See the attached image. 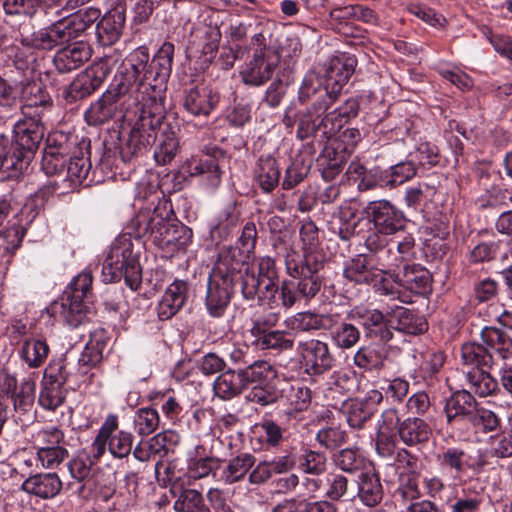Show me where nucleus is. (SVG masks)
<instances>
[{"mask_svg":"<svg viewBox=\"0 0 512 512\" xmlns=\"http://www.w3.org/2000/svg\"><path fill=\"white\" fill-rule=\"evenodd\" d=\"M461 359L467 366L491 368L493 366V356L488 347L475 342L465 343L461 347Z\"/></svg>","mask_w":512,"mask_h":512,"instance_id":"obj_36","label":"nucleus"},{"mask_svg":"<svg viewBox=\"0 0 512 512\" xmlns=\"http://www.w3.org/2000/svg\"><path fill=\"white\" fill-rule=\"evenodd\" d=\"M52 309L55 313H59L71 327L82 324L89 313V308L83 299L69 293H64L61 301L55 302Z\"/></svg>","mask_w":512,"mask_h":512,"instance_id":"obj_21","label":"nucleus"},{"mask_svg":"<svg viewBox=\"0 0 512 512\" xmlns=\"http://www.w3.org/2000/svg\"><path fill=\"white\" fill-rule=\"evenodd\" d=\"M440 469L454 481H462L470 470H475V464L467 451L459 446L447 447L436 455Z\"/></svg>","mask_w":512,"mask_h":512,"instance_id":"obj_11","label":"nucleus"},{"mask_svg":"<svg viewBox=\"0 0 512 512\" xmlns=\"http://www.w3.org/2000/svg\"><path fill=\"white\" fill-rule=\"evenodd\" d=\"M338 315L331 313H315L311 311L296 313L290 319L292 329L302 332H310L316 330H330L337 324Z\"/></svg>","mask_w":512,"mask_h":512,"instance_id":"obj_24","label":"nucleus"},{"mask_svg":"<svg viewBox=\"0 0 512 512\" xmlns=\"http://www.w3.org/2000/svg\"><path fill=\"white\" fill-rule=\"evenodd\" d=\"M215 394L224 400H229L240 395L247 389L240 369L227 370L221 373L214 382Z\"/></svg>","mask_w":512,"mask_h":512,"instance_id":"obj_30","label":"nucleus"},{"mask_svg":"<svg viewBox=\"0 0 512 512\" xmlns=\"http://www.w3.org/2000/svg\"><path fill=\"white\" fill-rule=\"evenodd\" d=\"M49 354V346L45 340L27 339L21 348V358L30 368L43 365Z\"/></svg>","mask_w":512,"mask_h":512,"instance_id":"obj_40","label":"nucleus"},{"mask_svg":"<svg viewBox=\"0 0 512 512\" xmlns=\"http://www.w3.org/2000/svg\"><path fill=\"white\" fill-rule=\"evenodd\" d=\"M238 213L232 205L227 206L218 217L217 224L211 229V236L213 239L222 238L226 236L231 228L235 227L238 223Z\"/></svg>","mask_w":512,"mask_h":512,"instance_id":"obj_61","label":"nucleus"},{"mask_svg":"<svg viewBox=\"0 0 512 512\" xmlns=\"http://www.w3.org/2000/svg\"><path fill=\"white\" fill-rule=\"evenodd\" d=\"M389 269L386 263L379 262L376 257L357 255L346 264L343 275L357 284L377 285L383 282Z\"/></svg>","mask_w":512,"mask_h":512,"instance_id":"obj_7","label":"nucleus"},{"mask_svg":"<svg viewBox=\"0 0 512 512\" xmlns=\"http://www.w3.org/2000/svg\"><path fill=\"white\" fill-rule=\"evenodd\" d=\"M331 405L335 409L340 408L345 414L349 426L355 429L363 428L375 413L373 405L358 398L335 401Z\"/></svg>","mask_w":512,"mask_h":512,"instance_id":"obj_22","label":"nucleus"},{"mask_svg":"<svg viewBox=\"0 0 512 512\" xmlns=\"http://www.w3.org/2000/svg\"><path fill=\"white\" fill-rule=\"evenodd\" d=\"M62 481L56 473H37L25 479L21 489L41 499H52L62 490Z\"/></svg>","mask_w":512,"mask_h":512,"instance_id":"obj_18","label":"nucleus"},{"mask_svg":"<svg viewBox=\"0 0 512 512\" xmlns=\"http://www.w3.org/2000/svg\"><path fill=\"white\" fill-rule=\"evenodd\" d=\"M107 345L108 340L103 332L93 333L89 342L86 344L79 361L84 365L89 366L98 364L103 358Z\"/></svg>","mask_w":512,"mask_h":512,"instance_id":"obj_44","label":"nucleus"},{"mask_svg":"<svg viewBox=\"0 0 512 512\" xmlns=\"http://www.w3.org/2000/svg\"><path fill=\"white\" fill-rule=\"evenodd\" d=\"M153 111L144 107L138 120L132 127L129 136L122 145L120 154L124 161H131L134 157L144 155L148 148L157 139V130L160 129L164 115L160 105H155Z\"/></svg>","mask_w":512,"mask_h":512,"instance_id":"obj_3","label":"nucleus"},{"mask_svg":"<svg viewBox=\"0 0 512 512\" xmlns=\"http://www.w3.org/2000/svg\"><path fill=\"white\" fill-rule=\"evenodd\" d=\"M326 467L327 458L323 452L305 449L299 458V468L306 474L320 475Z\"/></svg>","mask_w":512,"mask_h":512,"instance_id":"obj_49","label":"nucleus"},{"mask_svg":"<svg viewBox=\"0 0 512 512\" xmlns=\"http://www.w3.org/2000/svg\"><path fill=\"white\" fill-rule=\"evenodd\" d=\"M221 466V460L216 457H204L189 462L187 476L189 479L199 480L215 473Z\"/></svg>","mask_w":512,"mask_h":512,"instance_id":"obj_50","label":"nucleus"},{"mask_svg":"<svg viewBox=\"0 0 512 512\" xmlns=\"http://www.w3.org/2000/svg\"><path fill=\"white\" fill-rule=\"evenodd\" d=\"M410 157L415 160L417 167L436 166L440 160L437 146L429 142L420 143L415 153L410 154Z\"/></svg>","mask_w":512,"mask_h":512,"instance_id":"obj_62","label":"nucleus"},{"mask_svg":"<svg viewBox=\"0 0 512 512\" xmlns=\"http://www.w3.org/2000/svg\"><path fill=\"white\" fill-rule=\"evenodd\" d=\"M138 66H119L110 88L85 112V120L89 125H101L121 112V99L136 82Z\"/></svg>","mask_w":512,"mask_h":512,"instance_id":"obj_2","label":"nucleus"},{"mask_svg":"<svg viewBox=\"0 0 512 512\" xmlns=\"http://www.w3.org/2000/svg\"><path fill=\"white\" fill-rule=\"evenodd\" d=\"M395 282L413 293L424 294L430 289L431 276L420 265H406L403 272L396 275Z\"/></svg>","mask_w":512,"mask_h":512,"instance_id":"obj_28","label":"nucleus"},{"mask_svg":"<svg viewBox=\"0 0 512 512\" xmlns=\"http://www.w3.org/2000/svg\"><path fill=\"white\" fill-rule=\"evenodd\" d=\"M249 257L248 254L238 247H225L219 252L218 259L211 273L224 276L225 278H232L234 282L235 274L241 270V267L249 260Z\"/></svg>","mask_w":512,"mask_h":512,"instance_id":"obj_23","label":"nucleus"},{"mask_svg":"<svg viewBox=\"0 0 512 512\" xmlns=\"http://www.w3.org/2000/svg\"><path fill=\"white\" fill-rule=\"evenodd\" d=\"M293 280L296 281L300 296L306 300L314 298L321 290L323 280L320 275L306 274L303 275H289Z\"/></svg>","mask_w":512,"mask_h":512,"instance_id":"obj_57","label":"nucleus"},{"mask_svg":"<svg viewBox=\"0 0 512 512\" xmlns=\"http://www.w3.org/2000/svg\"><path fill=\"white\" fill-rule=\"evenodd\" d=\"M45 128L34 117L18 121L14 128V140L10 139L9 150L15 154L19 161H25L23 170H27L33 153L44 137Z\"/></svg>","mask_w":512,"mask_h":512,"instance_id":"obj_5","label":"nucleus"},{"mask_svg":"<svg viewBox=\"0 0 512 512\" xmlns=\"http://www.w3.org/2000/svg\"><path fill=\"white\" fill-rule=\"evenodd\" d=\"M68 457V450L62 446H43L37 451V459L43 468L54 469Z\"/></svg>","mask_w":512,"mask_h":512,"instance_id":"obj_58","label":"nucleus"},{"mask_svg":"<svg viewBox=\"0 0 512 512\" xmlns=\"http://www.w3.org/2000/svg\"><path fill=\"white\" fill-rule=\"evenodd\" d=\"M325 257L322 253L313 250H305L304 258L296 260L291 256L286 258V271L289 275H300L303 273L319 275L323 269Z\"/></svg>","mask_w":512,"mask_h":512,"instance_id":"obj_31","label":"nucleus"},{"mask_svg":"<svg viewBox=\"0 0 512 512\" xmlns=\"http://www.w3.org/2000/svg\"><path fill=\"white\" fill-rule=\"evenodd\" d=\"M394 318L397 321L395 329L406 334L419 335L428 328L427 322L422 317L403 307L394 310Z\"/></svg>","mask_w":512,"mask_h":512,"instance_id":"obj_38","label":"nucleus"},{"mask_svg":"<svg viewBox=\"0 0 512 512\" xmlns=\"http://www.w3.org/2000/svg\"><path fill=\"white\" fill-rule=\"evenodd\" d=\"M353 72V66H325V78L330 91L338 96Z\"/></svg>","mask_w":512,"mask_h":512,"instance_id":"obj_55","label":"nucleus"},{"mask_svg":"<svg viewBox=\"0 0 512 512\" xmlns=\"http://www.w3.org/2000/svg\"><path fill=\"white\" fill-rule=\"evenodd\" d=\"M102 273L110 282L118 281L122 277L125 283L137 290L142 282L141 268L128 247L113 245L105 258Z\"/></svg>","mask_w":512,"mask_h":512,"instance_id":"obj_4","label":"nucleus"},{"mask_svg":"<svg viewBox=\"0 0 512 512\" xmlns=\"http://www.w3.org/2000/svg\"><path fill=\"white\" fill-rule=\"evenodd\" d=\"M481 339L491 353L497 354L502 360L512 359V330L486 326L481 331Z\"/></svg>","mask_w":512,"mask_h":512,"instance_id":"obj_27","label":"nucleus"},{"mask_svg":"<svg viewBox=\"0 0 512 512\" xmlns=\"http://www.w3.org/2000/svg\"><path fill=\"white\" fill-rule=\"evenodd\" d=\"M167 215L165 205H157L153 211L140 212L135 219L138 234L149 236L162 249L183 248L191 238V231Z\"/></svg>","mask_w":512,"mask_h":512,"instance_id":"obj_1","label":"nucleus"},{"mask_svg":"<svg viewBox=\"0 0 512 512\" xmlns=\"http://www.w3.org/2000/svg\"><path fill=\"white\" fill-rule=\"evenodd\" d=\"M171 493L176 497L174 509L176 512H209L201 492L196 489L184 488V484L175 481Z\"/></svg>","mask_w":512,"mask_h":512,"instance_id":"obj_26","label":"nucleus"},{"mask_svg":"<svg viewBox=\"0 0 512 512\" xmlns=\"http://www.w3.org/2000/svg\"><path fill=\"white\" fill-rule=\"evenodd\" d=\"M65 391L62 386L42 381V389L39 395V404L47 410H55L63 404Z\"/></svg>","mask_w":512,"mask_h":512,"instance_id":"obj_54","label":"nucleus"},{"mask_svg":"<svg viewBox=\"0 0 512 512\" xmlns=\"http://www.w3.org/2000/svg\"><path fill=\"white\" fill-rule=\"evenodd\" d=\"M219 102V96L205 84H199L184 92L183 106L194 116H208Z\"/></svg>","mask_w":512,"mask_h":512,"instance_id":"obj_12","label":"nucleus"},{"mask_svg":"<svg viewBox=\"0 0 512 512\" xmlns=\"http://www.w3.org/2000/svg\"><path fill=\"white\" fill-rule=\"evenodd\" d=\"M255 462V456L250 453H241L231 458L222 471V480L229 485L244 480Z\"/></svg>","mask_w":512,"mask_h":512,"instance_id":"obj_34","label":"nucleus"},{"mask_svg":"<svg viewBox=\"0 0 512 512\" xmlns=\"http://www.w3.org/2000/svg\"><path fill=\"white\" fill-rule=\"evenodd\" d=\"M357 486L358 497L364 505L374 507L381 502L384 495L383 486L373 466L358 475Z\"/></svg>","mask_w":512,"mask_h":512,"instance_id":"obj_20","label":"nucleus"},{"mask_svg":"<svg viewBox=\"0 0 512 512\" xmlns=\"http://www.w3.org/2000/svg\"><path fill=\"white\" fill-rule=\"evenodd\" d=\"M158 412L153 408H141L137 411L135 425L137 432L142 436L152 434L159 426Z\"/></svg>","mask_w":512,"mask_h":512,"instance_id":"obj_59","label":"nucleus"},{"mask_svg":"<svg viewBox=\"0 0 512 512\" xmlns=\"http://www.w3.org/2000/svg\"><path fill=\"white\" fill-rule=\"evenodd\" d=\"M178 150V140L174 132L162 133L154 158L158 164L165 165L172 161Z\"/></svg>","mask_w":512,"mask_h":512,"instance_id":"obj_51","label":"nucleus"},{"mask_svg":"<svg viewBox=\"0 0 512 512\" xmlns=\"http://www.w3.org/2000/svg\"><path fill=\"white\" fill-rule=\"evenodd\" d=\"M35 381L31 378L24 379L19 390L11 396L15 411L24 412L32 406L35 397Z\"/></svg>","mask_w":512,"mask_h":512,"instance_id":"obj_56","label":"nucleus"},{"mask_svg":"<svg viewBox=\"0 0 512 512\" xmlns=\"http://www.w3.org/2000/svg\"><path fill=\"white\" fill-rule=\"evenodd\" d=\"M284 393L281 399V405L287 406L286 413L292 415L294 413L306 410L311 402V391L307 387H294L293 385H286L282 388Z\"/></svg>","mask_w":512,"mask_h":512,"instance_id":"obj_35","label":"nucleus"},{"mask_svg":"<svg viewBox=\"0 0 512 512\" xmlns=\"http://www.w3.org/2000/svg\"><path fill=\"white\" fill-rule=\"evenodd\" d=\"M91 48L85 42H75L59 49L52 57L54 64L66 62L83 64L91 57Z\"/></svg>","mask_w":512,"mask_h":512,"instance_id":"obj_41","label":"nucleus"},{"mask_svg":"<svg viewBox=\"0 0 512 512\" xmlns=\"http://www.w3.org/2000/svg\"><path fill=\"white\" fill-rule=\"evenodd\" d=\"M77 37L79 35L69 15L51 24L44 31H40L35 37V42L42 49H51L57 44L69 42Z\"/></svg>","mask_w":512,"mask_h":512,"instance_id":"obj_15","label":"nucleus"},{"mask_svg":"<svg viewBox=\"0 0 512 512\" xmlns=\"http://www.w3.org/2000/svg\"><path fill=\"white\" fill-rule=\"evenodd\" d=\"M284 393L282 388L279 389L273 383H266L264 385H255L247 394L246 398L250 402L257 403L261 406H267L274 403L281 405V399Z\"/></svg>","mask_w":512,"mask_h":512,"instance_id":"obj_46","label":"nucleus"},{"mask_svg":"<svg viewBox=\"0 0 512 512\" xmlns=\"http://www.w3.org/2000/svg\"><path fill=\"white\" fill-rule=\"evenodd\" d=\"M280 168L276 159L270 155L261 156L254 169V179L265 193L272 192L279 184Z\"/></svg>","mask_w":512,"mask_h":512,"instance_id":"obj_29","label":"nucleus"},{"mask_svg":"<svg viewBox=\"0 0 512 512\" xmlns=\"http://www.w3.org/2000/svg\"><path fill=\"white\" fill-rule=\"evenodd\" d=\"M240 371L246 387L252 383L261 385L274 373L272 366L267 361H256L248 364L246 368L240 369Z\"/></svg>","mask_w":512,"mask_h":512,"instance_id":"obj_52","label":"nucleus"},{"mask_svg":"<svg viewBox=\"0 0 512 512\" xmlns=\"http://www.w3.org/2000/svg\"><path fill=\"white\" fill-rule=\"evenodd\" d=\"M501 246V240L480 241L469 250L468 260L473 264L492 262L497 258Z\"/></svg>","mask_w":512,"mask_h":512,"instance_id":"obj_47","label":"nucleus"},{"mask_svg":"<svg viewBox=\"0 0 512 512\" xmlns=\"http://www.w3.org/2000/svg\"><path fill=\"white\" fill-rule=\"evenodd\" d=\"M470 389L480 397L495 395L500 391L498 381L482 369L466 373Z\"/></svg>","mask_w":512,"mask_h":512,"instance_id":"obj_37","label":"nucleus"},{"mask_svg":"<svg viewBox=\"0 0 512 512\" xmlns=\"http://www.w3.org/2000/svg\"><path fill=\"white\" fill-rule=\"evenodd\" d=\"M242 294L247 300L257 299L262 305H268L270 308L279 307V279L278 280H259L256 279L255 272L249 269L242 275Z\"/></svg>","mask_w":512,"mask_h":512,"instance_id":"obj_9","label":"nucleus"},{"mask_svg":"<svg viewBox=\"0 0 512 512\" xmlns=\"http://www.w3.org/2000/svg\"><path fill=\"white\" fill-rule=\"evenodd\" d=\"M107 66H87L69 85L67 96L73 101L91 95L102 83Z\"/></svg>","mask_w":512,"mask_h":512,"instance_id":"obj_14","label":"nucleus"},{"mask_svg":"<svg viewBox=\"0 0 512 512\" xmlns=\"http://www.w3.org/2000/svg\"><path fill=\"white\" fill-rule=\"evenodd\" d=\"M330 330L332 342L340 349H351L360 339L359 329L351 323L335 324Z\"/></svg>","mask_w":512,"mask_h":512,"instance_id":"obj_43","label":"nucleus"},{"mask_svg":"<svg viewBox=\"0 0 512 512\" xmlns=\"http://www.w3.org/2000/svg\"><path fill=\"white\" fill-rule=\"evenodd\" d=\"M477 401L472 393L460 390L453 393L444 407L447 423L454 425L462 420L470 421L477 407Z\"/></svg>","mask_w":512,"mask_h":512,"instance_id":"obj_16","label":"nucleus"},{"mask_svg":"<svg viewBox=\"0 0 512 512\" xmlns=\"http://www.w3.org/2000/svg\"><path fill=\"white\" fill-rule=\"evenodd\" d=\"M469 422L484 432L494 431L500 426V419L493 411L478 406Z\"/></svg>","mask_w":512,"mask_h":512,"instance_id":"obj_60","label":"nucleus"},{"mask_svg":"<svg viewBox=\"0 0 512 512\" xmlns=\"http://www.w3.org/2000/svg\"><path fill=\"white\" fill-rule=\"evenodd\" d=\"M233 286L232 278L210 274L205 305L212 317L220 318L224 315L232 298Z\"/></svg>","mask_w":512,"mask_h":512,"instance_id":"obj_10","label":"nucleus"},{"mask_svg":"<svg viewBox=\"0 0 512 512\" xmlns=\"http://www.w3.org/2000/svg\"><path fill=\"white\" fill-rule=\"evenodd\" d=\"M388 233H383L377 229L371 232L366 240L365 246L370 251L369 256L376 257L379 262L386 263L388 267H397L398 258H391L392 248L388 247Z\"/></svg>","mask_w":512,"mask_h":512,"instance_id":"obj_33","label":"nucleus"},{"mask_svg":"<svg viewBox=\"0 0 512 512\" xmlns=\"http://www.w3.org/2000/svg\"><path fill=\"white\" fill-rule=\"evenodd\" d=\"M397 435L406 446L421 447L432 437V428L422 418L408 417L401 422Z\"/></svg>","mask_w":512,"mask_h":512,"instance_id":"obj_19","label":"nucleus"},{"mask_svg":"<svg viewBox=\"0 0 512 512\" xmlns=\"http://www.w3.org/2000/svg\"><path fill=\"white\" fill-rule=\"evenodd\" d=\"M334 465L343 472L349 474L362 473L371 464L357 448H344L332 456Z\"/></svg>","mask_w":512,"mask_h":512,"instance_id":"obj_32","label":"nucleus"},{"mask_svg":"<svg viewBox=\"0 0 512 512\" xmlns=\"http://www.w3.org/2000/svg\"><path fill=\"white\" fill-rule=\"evenodd\" d=\"M133 435L130 432L119 431L110 438L108 449L117 458L127 457L132 450Z\"/></svg>","mask_w":512,"mask_h":512,"instance_id":"obj_63","label":"nucleus"},{"mask_svg":"<svg viewBox=\"0 0 512 512\" xmlns=\"http://www.w3.org/2000/svg\"><path fill=\"white\" fill-rule=\"evenodd\" d=\"M354 364L364 370H381L385 366L386 354L378 346H363L354 355Z\"/></svg>","mask_w":512,"mask_h":512,"instance_id":"obj_39","label":"nucleus"},{"mask_svg":"<svg viewBox=\"0 0 512 512\" xmlns=\"http://www.w3.org/2000/svg\"><path fill=\"white\" fill-rule=\"evenodd\" d=\"M124 23L123 11L113 10L105 14L96 25L98 42L102 46H110L117 42L122 34Z\"/></svg>","mask_w":512,"mask_h":512,"instance_id":"obj_25","label":"nucleus"},{"mask_svg":"<svg viewBox=\"0 0 512 512\" xmlns=\"http://www.w3.org/2000/svg\"><path fill=\"white\" fill-rule=\"evenodd\" d=\"M298 351L309 374L321 375L333 366L334 357L329 345L324 341L314 338L301 341L298 344Z\"/></svg>","mask_w":512,"mask_h":512,"instance_id":"obj_8","label":"nucleus"},{"mask_svg":"<svg viewBox=\"0 0 512 512\" xmlns=\"http://www.w3.org/2000/svg\"><path fill=\"white\" fill-rule=\"evenodd\" d=\"M491 453L498 458L512 456V430L503 431L491 437Z\"/></svg>","mask_w":512,"mask_h":512,"instance_id":"obj_64","label":"nucleus"},{"mask_svg":"<svg viewBox=\"0 0 512 512\" xmlns=\"http://www.w3.org/2000/svg\"><path fill=\"white\" fill-rule=\"evenodd\" d=\"M350 318L363 327L367 337H377L384 343L393 337L392 331L386 326L383 313L377 309L354 308L350 312Z\"/></svg>","mask_w":512,"mask_h":512,"instance_id":"obj_13","label":"nucleus"},{"mask_svg":"<svg viewBox=\"0 0 512 512\" xmlns=\"http://www.w3.org/2000/svg\"><path fill=\"white\" fill-rule=\"evenodd\" d=\"M266 322L256 321L251 333L256 337V344L263 350H276L278 352L292 350L294 339L285 330H269L264 327Z\"/></svg>","mask_w":512,"mask_h":512,"instance_id":"obj_17","label":"nucleus"},{"mask_svg":"<svg viewBox=\"0 0 512 512\" xmlns=\"http://www.w3.org/2000/svg\"><path fill=\"white\" fill-rule=\"evenodd\" d=\"M23 97L25 99V105L23 106V114L28 115L27 109L33 107H46L51 105V98L46 93L41 83L38 82H28L23 87Z\"/></svg>","mask_w":512,"mask_h":512,"instance_id":"obj_48","label":"nucleus"},{"mask_svg":"<svg viewBox=\"0 0 512 512\" xmlns=\"http://www.w3.org/2000/svg\"><path fill=\"white\" fill-rule=\"evenodd\" d=\"M11 148L10 139L4 135L0 136V172L5 173L7 178H17L23 170L25 161H19L15 154L9 150Z\"/></svg>","mask_w":512,"mask_h":512,"instance_id":"obj_42","label":"nucleus"},{"mask_svg":"<svg viewBox=\"0 0 512 512\" xmlns=\"http://www.w3.org/2000/svg\"><path fill=\"white\" fill-rule=\"evenodd\" d=\"M417 168L415 160L410 157L406 161L391 166L389 171H385L383 182L385 186L395 187L413 178L417 173Z\"/></svg>","mask_w":512,"mask_h":512,"instance_id":"obj_45","label":"nucleus"},{"mask_svg":"<svg viewBox=\"0 0 512 512\" xmlns=\"http://www.w3.org/2000/svg\"><path fill=\"white\" fill-rule=\"evenodd\" d=\"M191 175H201L205 178L207 184L215 188L220 183L221 173L219 165L214 158H207L204 161L192 164L190 166Z\"/></svg>","mask_w":512,"mask_h":512,"instance_id":"obj_53","label":"nucleus"},{"mask_svg":"<svg viewBox=\"0 0 512 512\" xmlns=\"http://www.w3.org/2000/svg\"><path fill=\"white\" fill-rule=\"evenodd\" d=\"M367 222H373L375 229L388 234L403 230L407 219L404 213L388 200L371 201L364 208Z\"/></svg>","mask_w":512,"mask_h":512,"instance_id":"obj_6","label":"nucleus"}]
</instances>
